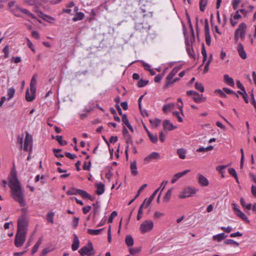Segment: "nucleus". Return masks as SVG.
I'll use <instances>...</instances> for the list:
<instances>
[{
  "label": "nucleus",
  "instance_id": "13",
  "mask_svg": "<svg viewBox=\"0 0 256 256\" xmlns=\"http://www.w3.org/2000/svg\"><path fill=\"white\" fill-rule=\"evenodd\" d=\"M237 50L238 53V54L240 56L244 59L245 60L247 58L246 54L244 50V46L241 43H239L237 46Z\"/></svg>",
  "mask_w": 256,
  "mask_h": 256
},
{
  "label": "nucleus",
  "instance_id": "7",
  "mask_svg": "<svg viewBox=\"0 0 256 256\" xmlns=\"http://www.w3.org/2000/svg\"><path fill=\"white\" fill-rule=\"evenodd\" d=\"M154 227V222L150 220L144 221L140 226V229L142 234L151 230Z\"/></svg>",
  "mask_w": 256,
  "mask_h": 256
},
{
  "label": "nucleus",
  "instance_id": "47",
  "mask_svg": "<svg viewBox=\"0 0 256 256\" xmlns=\"http://www.w3.org/2000/svg\"><path fill=\"white\" fill-rule=\"evenodd\" d=\"M93 206L94 207V214H98L100 211V206L98 204V202H96L95 204H93Z\"/></svg>",
  "mask_w": 256,
  "mask_h": 256
},
{
  "label": "nucleus",
  "instance_id": "4",
  "mask_svg": "<svg viewBox=\"0 0 256 256\" xmlns=\"http://www.w3.org/2000/svg\"><path fill=\"white\" fill-rule=\"evenodd\" d=\"M27 232H16L14 238V245L17 248L21 247L24 244L26 240Z\"/></svg>",
  "mask_w": 256,
  "mask_h": 256
},
{
  "label": "nucleus",
  "instance_id": "34",
  "mask_svg": "<svg viewBox=\"0 0 256 256\" xmlns=\"http://www.w3.org/2000/svg\"><path fill=\"white\" fill-rule=\"evenodd\" d=\"M214 149V146H210L206 148L200 147L199 148L196 150V152H208Z\"/></svg>",
  "mask_w": 256,
  "mask_h": 256
},
{
  "label": "nucleus",
  "instance_id": "41",
  "mask_svg": "<svg viewBox=\"0 0 256 256\" xmlns=\"http://www.w3.org/2000/svg\"><path fill=\"white\" fill-rule=\"evenodd\" d=\"M224 244H234L236 246H239V243L234 241L233 240L228 239L224 241Z\"/></svg>",
  "mask_w": 256,
  "mask_h": 256
},
{
  "label": "nucleus",
  "instance_id": "49",
  "mask_svg": "<svg viewBox=\"0 0 256 256\" xmlns=\"http://www.w3.org/2000/svg\"><path fill=\"white\" fill-rule=\"evenodd\" d=\"M205 40L206 44L210 46L211 44V39L210 33L205 34Z\"/></svg>",
  "mask_w": 256,
  "mask_h": 256
},
{
  "label": "nucleus",
  "instance_id": "58",
  "mask_svg": "<svg viewBox=\"0 0 256 256\" xmlns=\"http://www.w3.org/2000/svg\"><path fill=\"white\" fill-rule=\"evenodd\" d=\"M3 52L4 53V58H8L9 56L8 53V46H6L3 48Z\"/></svg>",
  "mask_w": 256,
  "mask_h": 256
},
{
  "label": "nucleus",
  "instance_id": "11",
  "mask_svg": "<svg viewBox=\"0 0 256 256\" xmlns=\"http://www.w3.org/2000/svg\"><path fill=\"white\" fill-rule=\"evenodd\" d=\"M160 158L159 153L157 152H152L149 154L144 158V160L147 162H150L152 160H158Z\"/></svg>",
  "mask_w": 256,
  "mask_h": 256
},
{
  "label": "nucleus",
  "instance_id": "40",
  "mask_svg": "<svg viewBox=\"0 0 256 256\" xmlns=\"http://www.w3.org/2000/svg\"><path fill=\"white\" fill-rule=\"evenodd\" d=\"M148 82V80H144L141 79L138 83V86L139 88H142L146 86Z\"/></svg>",
  "mask_w": 256,
  "mask_h": 256
},
{
  "label": "nucleus",
  "instance_id": "19",
  "mask_svg": "<svg viewBox=\"0 0 256 256\" xmlns=\"http://www.w3.org/2000/svg\"><path fill=\"white\" fill-rule=\"evenodd\" d=\"M125 242L127 246L130 247L134 245V240L131 235H127L125 238Z\"/></svg>",
  "mask_w": 256,
  "mask_h": 256
},
{
  "label": "nucleus",
  "instance_id": "30",
  "mask_svg": "<svg viewBox=\"0 0 256 256\" xmlns=\"http://www.w3.org/2000/svg\"><path fill=\"white\" fill-rule=\"evenodd\" d=\"M172 189L170 188L167 191L164 197L163 200L164 202H168L172 196Z\"/></svg>",
  "mask_w": 256,
  "mask_h": 256
},
{
  "label": "nucleus",
  "instance_id": "55",
  "mask_svg": "<svg viewBox=\"0 0 256 256\" xmlns=\"http://www.w3.org/2000/svg\"><path fill=\"white\" fill-rule=\"evenodd\" d=\"M172 114L174 116H176L178 120V121L179 122H182L183 121V119L180 116V112H172Z\"/></svg>",
  "mask_w": 256,
  "mask_h": 256
},
{
  "label": "nucleus",
  "instance_id": "16",
  "mask_svg": "<svg viewBox=\"0 0 256 256\" xmlns=\"http://www.w3.org/2000/svg\"><path fill=\"white\" fill-rule=\"evenodd\" d=\"M96 186L97 190L96 192V194L98 195H101L104 192V185L102 182L96 184Z\"/></svg>",
  "mask_w": 256,
  "mask_h": 256
},
{
  "label": "nucleus",
  "instance_id": "2",
  "mask_svg": "<svg viewBox=\"0 0 256 256\" xmlns=\"http://www.w3.org/2000/svg\"><path fill=\"white\" fill-rule=\"evenodd\" d=\"M36 76L34 74L30 81V92L32 93V96H29V90L28 88L26 94V99L28 102L32 101L36 97Z\"/></svg>",
  "mask_w": 256,
  "mask_h": 256
},
{
  "label": "nucleus",
  "instance_id": "63",
  "mask_svg": "<svg viewBox=\"0 0 256 256\" xmlns=\"http://www.w3.org/2000/svg\"><path fill=\"white\" fill-rule=\"evenodd\" d=\"M91 206H89L84 207L82 208V212L84 214H86L87 213H88L91 210Z\"/></svg>",
  "mask_w": 256,
  "mask_h": 256
},
{
  "label": "nucleus",
  "instance_id": "26",
  "mask_svg": "<svg viewBox=\"0 0 256 256\" xmlns=\"http://www.w3.org/2000/svg\"><path fill=\"white\" fill-rule=\"evenodd\" d=\"M148 134L150 141L152 143L156 144L157 142L158 138L156 134H152L150 131H148Z\"/></svg>",
  "mask_w": 256,
  "mask_h": 256
},
{
  "label": "nucleus",
  "instance_id": "37",
  "mask_svg": "<svg viewBox=\"0 0 256 256\" xmlns=\"http://www.w3.org/2000/svg\"><path fill=\"white\" fill-rule=\"evenodd\" d=\"M174 84L173 82V79H168V77L166 78V82L165 85L164 86V88H167L171 86H172Z\"/></svg>",
  "mask_w": 256,
  "mask_h": 256
},
{
  "label": "nucleus",
  "instance_id": "46",
  "mask_svg": "<svg viewBox=\"0 0 256 256\" xmlns=\"http://www.w3.org/2000/svg\"><path fill=\"white\" fill-rule=\"evenodd\" d=\"M124 139L126 143V146H129V144H130L132 146L133 145V142L130 136H127L124 137Z\"/></svg>",
  "mask_w": 256,
  "mask_h": 256
},
{
  "label": "nucleus",
  "instance_id": "60",
  "mask_svg": "<svg viewBox=\"0 0 256 256\" xmlns=\"http://www.w3.org/2000/svg\"><path fill=\"white\" fill-rule=\"evenodd\" d=\"M204 32H205V34L210 33L209 26H208V21L207 19L205 20Z\"/></svg>",
  "mask_w": 256,
  "mask_h": 256
},
{
  "label": "nucleus",
  "instance_id": "50",
  "mask_svg": "<svg viewBox=\"0 0 256 256\" xmlns=\"http://www.w3.org/2000/svg\"><path fill=\"white\" fill-rule=\"evenodd\" d=\"M186 50L188 54L190 56L193 57L194 55V52L192 46H188L187 48H186Z\"/></svg>",
  "mask_w": 256,
  "mask_h": 256
},
{
  "label": "nucleus",
  "instance_id": "44",
  "mask_svg": "<svg viewBox=\"0 0 256 256\" xmlns=\"http://www.w3.org/2000/svg\"><path fill=\"white\" fill-rule=\"evenodd\" d=\"M54 214L52 212L48 213L46 216V220L48 222L52 224L54 222Z\"/></svg>",
  "mask_w": 256,
  "mask_h": 256
},
{
  "label": "nucleus",
  "instance_id": "48",
  "mask_svg": "<svg viewBox=\"0 0 256 256\" xmlns=\"http://www.w3.org/2000/svg\"><path fill=\"white\" fill-rule=\"evenodd\" d=\"M202 94H201L200 95L198 93V95H195L193 97H192V99L193 100L196 102H200V100H201L202 99L201 96H202Z\"/></svg>",
  "mask_w": 256,
  "mask_h": 256
},
{
  "label": "nucleus",
  "instance_id": "20",
  "mask_svg": "<svg viewBox=\"0 0 256 256\" xmlns=\"http://www.w3.org/2000/svg\"><path fill=\"white\" fill-rule=\"evenodd\" d=\"M130 170L132 175L136 176L138 174L136 161L130 163Z\"/></svg>",
  "mask_w": 256,
  "mask_h": 256
},
{
  "label": "nucleus",
  "instance_id": "3",
  "mask_svg": "<svg viewBox=\"0 0 256 256\" xmlns=\"http://www.w3.org/2000/svg\"><path fill=\"white\" fill-rule=\"evenodd\" d=\"M246 25L244 23H241L239 26L238 28L234 32V40L236 42H238L239 38V36L243 40L245 38L246 34Z\"/></svg>",
  "mask_w": 256,
  "mask_h": 256
},
{
  "label": "nucleus",
  "instance_id": "31",
  "mask_svg": "<svg viewBox=\"0 0 256 256\" xmlns=\"http://www.w3.org/2000/svg\"><path fill=\"white\" fill-rule=\"evenodd\" d=\"M104 230V228L98 230L88 229V232L92 235H98Z\"/></svg>",
  "mask_w": 256,
  "mask_h": 256
},
{
  "label": "nucleus",
  "instance_id": "29",
  "mask_svg": "<svg viewBox=\"0 0 256 256\" xmlns=\"http://www.w3.org/2000/svg\"><path fill=\"white\" fill-rule=\"evenodd\" d=\"M84 13L82 12H77L76 13V15L73 18L72 20L74 22H76L78 20H82L84 18Z\"/></svg>",
  "mask_w": 256,
  "mask_h": 256
},
{
  "label": "nucleus",
  "instance_id": "21",
  "mask_svg": "<svg viewBox=\"0 0 256 256\" xmlns=\"http://www.w3.org/2000/svg\"><path fill=\"white\" fill-rule=\"evenodd\" d=\"M186 150L183 148H179L177 150V154L178 155V156L181 159H184L186 158Z\"/></svg>",
  "mask_w": 256,
  "mask_h": 256
},
{
  "label": "nucleus",
  "instance_id": "36",
  "mask_svg": "<svg viewBox=\"0 0 256 256\" xmlns=\"http://www.w3.org/2000/svg\"><path fill=\"white\" fill-rule=\"evenodd\" d=\"M41 242H42V239H40L36 242V243L34 244V247L32 249V254H34V253H36L37 252L39 246H40V245L41 244Z\"/></svg>",
  "mask_w": 256,
  "mask_h": 256
},
{
  "label": "nucleus",
  "instance_id": "5",
  "mask_svg": "<svg viewBox=\"0 0 256 256\" xmlns=\"http://www.w3.org/2000/svg\"><path fill=\"white\" fill-rule=\"evenodd\" d=\"M28 225V222L24 216L20 218L18 220V232H27V226Z\"/></svg>",
  "mask_w": 256,
  "mask_h": 256
},
{
  "label": "nucleus",
  "instance_id": "57",
  "mask_svg": "<svg viewBox=\"0 0 256 256\" xmlns=\"http://www.w3.org/2000/svg\"><path fill=\"white\" fill-rule=\"evenodd\" d=\"M64 155L68 158L71 159V160H74V159L75 158H76V156L74 154H72L71 153L69 152H66L64 153Z\"/></svg>",
  "mask_w": 256,
  "mask_h": 256
},
{
  "label": "nucleus",
  "instance_id": "23",
  "mask_svg": "<svg viewBox=\"0 0 256 256\" xmlns=\"http://www.w3.org/2000/svg\"><path fill=\"white\" fill-rule=\"evenodd\" d=\"M224 80L228 85L230 86H234V82L233 79L230 78L228 74L224 76Z\"/></svg>",
  "mask_w": 256,
  "mask_h": 256
},
{
  "label": "nucleus",
  "instance_id": "59",
  "mask_svg": "<svg viewBox=\"0 0 256 256\" xmlns=\"http://www.w3.org/2000/svg\"><path fill=\"white\" fill-rule=\"evenodd\" d=\"M236 85L238 88L244 92H246L244 87L240 80H236Z\"/></svg>",
  "mask_w": 256,
  "mask_h": 256
},
{
  "label": "nucleus",
  "instance_id": "64",
  "mask_svg": "<svg viewBox=\"0 0 256 256\" xmlns=\"http://www.w3.org/2000/svg\"><path fill=\"white\" fill-rule=\"evenodd\" d=\"M251 192L252 196L256 198V186L252 184L251 188Z\"/></svg>",
  "mask_w": 256,
  "mask_h": 256
},
{
  "label": "nucleus",
  "instance_id": "27",
  "mask_svg": "<svg viewBox=\"0 0 256 256\" xmlns=\"http://www.w3.org/2000/svg\"><path fill=\"white\" fill-rule=\"evenodd\" d=\"M240 203L244 208L248 210H250L252 208V204H246L243 198H240Z\"/></svg>",
  "mask_w": 256,
  "mask_h": 256
},
{
  "label": "nucleus",
  "instance_id": "12",
  "mask_svg": "<svg viewBox=\"0 0 256 256\" xmlns=\"http://www.w3.org/2000/svg\"><path fill=\"white\" fill-rule=\"evenodd\" d=\"M190 172V170H186L184 172H178V173L175 174L173 176V177L172 179L171 182L172 184L175 183L179 178H180L182 176H184V175L187 174Z\"/></svg>",
  "mask_w": 256,
  "mask_h": 256
},
{
  "label": "nucleus",
  "instance_id": "25",
  "mask_svg": "<svg viewBox=\"0 0 256 256\" xmlns=\"http://www.w3.org/2000/svg\"><path fill=\"white\" fill-rule=\"evenodd\" d=\"M227 236L224 233H221L213 236V240L218 242H220Z\"/></svg>",
  "mask_w": 256,
  "mask_h": 256
},
{
  "label": "nucleus",
  "instance_id": "15",
  "mask_svg": "<svg viewBox=\"0 0 256 256\" xmlns=\"http://www.w3.org/2000/svg\"><path fill=\"white\" fill-rule=\"evenodd\" d=\"M74 240L73 242L72 245V249L74 251L76 250L80 246V240H78V236L76 234H73Z\"/></svg>",
  "mask_w": 256,
  "mask_h": 256
},
{
  "label": "nucleus",
  "instance_id": "56",
  "mask_svg": "<svg viewBox=\"0 0 256 256\" xmlns=\"http://www.w3.org/2000/svg\"><path fill=\"white\" fill-rule=\"evenodd\" d=\"M78 220H79L78 218H77V217L74 218V219L72 220V226L73 228H76V226H78Z\"/></svg>",
  "mask_w": 256,
  "mask_h": 256
},
{
  "label": "nucleus",
  "instance_id": "38",
  "mask_svg": "<svg viewBox=\"0 0 256 256\" xmlns=\"http://www.w3.org/2000/svg\"><path fill=\"white\" fill-rule=\"evenodd\" d=\"M195 88H196L200 91V92H203L204 90V87L203 86V85L201 84V83H199L198 82H196L195 83Z\"/></svg>",
  "mask_w": 256,
  "mask_h": 256
},
{
  "label": "nucleus",
  "instance_id": "6",
  "mask_svg": "<svg viewBox=\"0 0 256 256\" xmlns=\"http://www.w3.org/2000/svg\"><path fill=\"white\" fill-rule=\"evenodd\" d=\"M197 192V190L194 188L186 187L184 189L183 191L181 194H179V198H186L190 197L192 194H196Z\"/></svg>",
  "mask_w": 256,
  "mask_h": 256
},
{
  "label": "nucleus",
  "instance_id": "62",
  "mask_svg": "<svg viewBox=\"0 0 256 256\" xmlns=\"http://www.w3.org/2000/svg\"><path fill=\"white\" fill-rule=\"evenodd\" d=\"M78 189H73L68 190L66 193L68 195H73V194H78V192H77Z\"/></svg>",
  "mask_w": 256,
  "mask_h": 256
},
{
  "label": "nucleus",
  "instance_id": "28",
  "mask_svg": "<svg viewBox=\"0 0 256 256\" xmlns=\"http://www.w3.org/2000/svg\"><path fill=\"white\" fill-rule=\"evenodd\" d=\"M52 138H54V136H52ZM54 138L61 146H65L67 144V142L63 140L62 136H56Z\"/></svg>",
  "mask_w": 256,
  "mask_h": 256
},
{
  "label": "nucleus",
  "instance_id": "8",
  "mask_svg": "<svg viewBox=\"0 0 256 256\" xmlns=\"http://www.w3.org/2000/svg\"><path fill=\"white\" fill-rule=\"evenodd\" d=\"M94 250L92 244L91 242H89L86 246H84L82 248L78 251L79 253L82 256L90 255Z\"/></svg>",
  "mask_w": 256,
  "mask_h": 256
},
{
  "label": "nucleus",
  "instance_id": "43",
  "mask_svg": "<svg viewBox=\"0 0 256 256\" xmlns=\"http://www.w3.org/2000/svg\"><path fill=\"white\" fill-rule=\"evenodd\" d=\"M150 124L155 126H158L160 123V120L158 118L150 120Z\"/></svg>",
  "mask_w": 256,
  "mask_h": 256
},
{
  "label": "nucleus",
  "instance_id": "24",
  "mask_svg": "<svg viewBox=\"0 0 256 256\" xmlns=\"http://www.w3.org/2000/svg\"><path fill=\"white\" fill-rule=\"evenodd\" d=\"M78 194L84 198H90V196L85 190H77Z\"/></svg>",
  "mask_w": 256,
  "mask_h": 256
},
{
  "label": "nucleus",
  "instance_id": "17",
  "mask_svg": "<svg viewBox=\"0 0 256 256\" xmlns=\"http://www.w3.org/2000/svg\"><path fill=\"white\" fill-rule=\"evenodd\" d=\"M174 107V103H170L165 104L162 107V110L164 112L167 113L170 112Z\"/></svg>",
  "mask_w": 256,
  "mask_h": 256
},
{
  "label": "nucleus",
  "instance_id": "18",
  "mask_svg": "<svg viewBox=\"0 0 256 256\" xmlns=\"http://www.w3.org/2000/svg\"><path fill=\"white\" fill-rule=\"evenodd\" d=\"M180 66L174 67L167 76V77H168V78L172 79L174 76L178 73V72L180 70Z\"/></svg>",
  "mask_w": 256,
  "mask_h": 256
},
{
  "label": "nucleus",
  "instance_id": "32",
  "mask_svg": "<svg viewBox=\"0 0 256 256\" xmlns=\"http://www.w3.org/2000/svg\"><path fill=\"white\" fill-rule=\"evenodd\" d=\"M15 93V90L13 88H11L8 90V97L7 98V100H10L14 96Z\"/></svg>",
  "mask_w": 256,
  "mask_h": 256
},
{
  "label": "nucleus",
  "instance_id": "61",
  "mask_svg": "<svg viewBox=\"0 0 256 256\" xmlns=\"http://www.w3.org/2000/svg\"><path fill=\"white\" fill-rule=\"evenodd\" d=\"M27 44H28V48H30L31 49V50L34 52H35V50L34 48V46L32 44V42H30V40L27 38Z\"/></svg>",
  "mask_w": 256,
  "mask_h": 256
},
{
  "label": "nucleus",
  "instance_id": "10",
  "mask_svg": "<svg viewBox=\"0 0 256 256\" xmlns=\"http://www.w3.org/2000/svg\"><path fill=\"white\" fill-rule=\"evenodd\" d=\"M198 183L202 186H206L209 184L208 180L200 174L196 175Z\"/></svg>",
  "mask_w": 256,
  "mask_h": 256
},
{
  "label": "nucleus",
  "instance_id": "52",
  "mask_svg": "<svg viewBox=\"0 0 256 256\" xmlns=\"http://www.w3.org/2000/svg\"><path fill=\"white\" fill-rule=\"evenodd\" d=\"M147 186V184H144L143 185H142L140 188H139V190H138V192H137V194H136V196H135V198H136L139 196H140V192L142 191V190L146 188V187Z\"/></svg>",
  "mask_w": 256,
  "mask_h": 256
},
{
  "label": "nucleus",
  "instance_id": "1",
  "mask_svg": "<svg viewBox=\"0 0 256 256\" xmlns=\"http://www.w3.org/2000/svg\"><path fill=\"white\" fill-rule=\"evenodd\" d=\"M8 186L10 188L11 194L14 200L18 202L20 206L26 205L24 195L21 184L17 178L16 172L12 171L8 177Z\"/></svg>",
  "mask_w": 256,
  "mask_h": 256
},
{
  "label": "nucleus",
  "instance_id": "35",
  "mask_svg": "<svg viewBox=\"0 0 256 256\" xmlns=\"http://www.w3.org/2000/svg\"><path fill=\"white\" fill-rule=\"evenodd\" d=\"M208 3V0H200V8L201 12H204L205 7Z\"/></svg>",
  "mask_w": 256,
  "mask_h": 256
},
{
  "label": "nucleus",
  "instance_id": "14",
  "mask_svg": "<svg viewBox=\"0 0 256 256\" xmlns=\"http://www.w3.org/2000/svg\"><path fill=\"white\" fill-rule=\"evenodd\" d=\"M162 126L164 130H172L176 128V126H174L170 120H164L162 123Z\"/></svg>",
  "mask_w": 256,
  "mask_h": 256
},
{
  "label": "nucleus",
  "instance_id": "9",
  "mask_svg": "<svg viewBox=\"0 0 256 256\" xmlns=\"http://www.w3.org/2000/svg\"><path fill=\"white\" fill-rule=\"evenodd\" d=\"M32 148V136L27 132L24 142V150L25 151H30Z\"/></svg>",
  "mask_w": 256,
  "mask_h": 256
},
{
  "label": "nucleus",
  "instance_id": "42",
  "mask_svg": "<svg viewBox=\"0 0 256 256\" xmlns=\"http://www.w3.org/2000/svg\"><path fill=\"white\" fill-rule=\"evenodd\" d=\"M202 54L203 56V63H204L207 59V54L206 48L204 46V44H202Z\"/></svg>",
  "mask_w": 256,
  "mask_h": 256
},
{
  "label": "nucleus",
  "instance_id": "51",
  "mask_svg": "<svg viewBox=\"0 0 256 256\" xmlns=\"http://www.w3.org/2000/svg\"><path fill=\"white\" fill-rule=\"evenodd\" d=\"M122 122L123 124L126 126H128V124H130L128 120L126 114H124L123 115H122Z\"/></svg>",
  "mask_w": 256,
  "mask_h": 256
},
{
  "label": "nucleus",
  "instance_id": "33",
  "mask_svg": "<svg viewBox=\"0 0 256 256\" xmlns=\"http://www.w3.org/2000/svg\"><path fill=\"white\" fill-rule=\"evenodd\" d=\"M18 10L20 12H22L23 14L29 16L32 18H36V16L32 14H31L29 10H28L26 9L23 8H18Z\"/></svg>",
  "mask_w": 256,
  "mask_h": 256
},
{
  "label": "nucleus",
  "instance_id": "45",
  "mask_svg": "<svg viewBox=\"0 0 256 256\" xmlns=\"http://www.w3.org/2000/svg\"><path fill=\"white\" fill-rule=\"evenodd\" d=\"M118 215V213L116 211H114L110 214V216L108 220V223H112L113 221V219L114 217Z\"/></svg>",
  "mask_w": 256,
  "mask_h": 256
},
{
  "label": "nucleus",
  "instance_id": "54",
  "mask_svg": "<svg viewBox=\"0 0 256 256\" xmlns=\"http://www.w3.org/2000/svg\"><path fill=\"white\" fill-rule=\"evenodd\" d=\"M240 1L241 0H232V4L234 10H236L238 8V5Z\"/></svg>",
  "mask_w": 256,
  "mask_h": 256
},
{
  "label": "nucleus",
  "instance_id": "53",
  "mask_svg": "<svg viewBox=\"0 0 256 256\" xmlns=\"http://www.w3.org/2000/svg\"><path fill=\"white\" fill-rule=\"evenodd\" d=\"M228 172L229 174L234 178H236L237 174L236 172V171L234 168H230L228 169Z\"/></svg>",
  "mask_w": 256,
  "mask_h": 256
},
{
  "label": "nucleus",
  "instance_id": "39",
  "mask_svg": "<svg viewBox=\"0 0 256 256\" xmlns=\"http://www.w3.org/2000/svg\"><path fill=\"white\" fill-rule=\"evenodd\" d=\"M141 250V248H130L129 249L130 254L132 255L138 253Z\"/></svg>",
  "mask_w": 256,
  "mask_h": 256
},
{
  "label": "nucleus",
  "instance_id": "22",
  "mask_svg": "<svg viewBox=\"0 0 256 256\" xmlns=\"http://www.w3.org/2000/svg\"><path fill=\"white\" fill-rule=\"evenodd\" d=\"M236 214L238 217L241 218L243 220L245 221L246 223H249L250 222V220H248V217L240 210H238V212L236 213Z\"/></svg>",
  "mask_w": 256,
  "mask_h": 256
}]
</instances>
